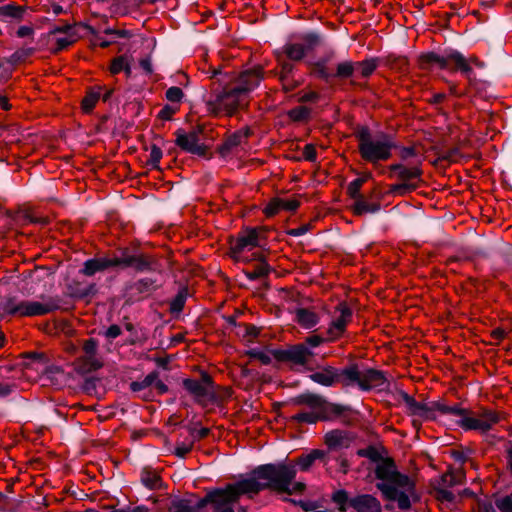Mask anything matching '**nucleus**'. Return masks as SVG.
<instances>
[{
	"mask_svg": "<svg viewBox=\"0 0 512 512\" xmlns=\"http://www.w3.org/2000/svg\"><path fill=\"white\" fill-rule=\"evenodd\" d=\"M325 456L323 450H312L310 453L299 457L297 464L302 470H307L317 459H322Z\"/></svg>",
	"mask_w": 512,
	"mask_h": 512,
	"instance_id": "obj_32",
	"label": "nucleus"
},
{
	"mask_svg": "<svg viewBox=\"0 0 512 512\" xmlns=\"http://www.w3.org/2000/svg\"><path fill=\"white\" fill-rule=\"evenodd\" d=\"M495 505L501 512H512V495L497 499Z\"/></svg>",
	"mask_w": 512,
	"mask_h": 512,
	"instance_id": "obj_47",
	"label": "nucleus"
},
{
	"mask_svg": "<svg viewBox=\"0 0 512 512\" xmlns=\"http://www.w3.org/2000/svg\"><path fill=\"white\" fill-rule=\"evenodd\" d=\"M183 304H184V298H183V296H182V295H180V294H179V295L174 299V301L172 302V309H173V310H177V311H179V310H181V309H182Z\"/></svg>",
	"mask_w": 512,
	"mask_h": 512,
	"instance_id": "obj_59",
	"label": "nucleus"
},
{
	"mask_svg": "<svg viewBox=\"0 0 512 512\" xmlns=\"http://www.w3.org/2000/svg\"><path fill=\"white\" fill-rule=\"evenodd\" d=\"M80 361L84 372H91L102 366L101 359L97 354V343L94 339H89L85 342Z\"/></svg>",
	"mask_w": 512,
	"mask_h": 512,
	"instance_id": "obj_15",
	"label": "nucleus"
},
{
	"mask_svg": "<svg viewBox=\"0 0 512 512\" xmlns=\"http://www.w3.org/2000/svg\"><path fill=\"white\" fill-rule=\"evenodd\" d=\"M270 272V267L265 262H260L252 271L247 272L250 279H257L266 276Z\"/></svg>",
	"mask_w": 512,
	"mask_h": 512,
	"instance_id": "obj_41",
	"label": "nucleus"
},
{
	"mask_svg": "<svg viewBox=\"0 0 512 512\" xmlns=\"http://www.w3.org/2000/svg\"><path fill=\"white\" fill-rule=\"evenodd\" d=\"M376 69V62L374 60H366L355 64L356 74L362 77L370 76Z\"/></svg>",
	"mask_w": 512,
	"mask_h": 512,
	"instance_id": "obj_38",
	"label": "nucleus"
},
{
	"mask_svg": "<svg viewBox=\"0 0 512 512\" xmlns=\"http://www.w3.org/2000/svg\"><path fill=\"white\" fill-rule=\"evenodd\" d=\"M247 354L254 359L259 360L262 364L271 363L273 358L279 357V351H271L267 348H252L247 351Z\"/></svg>",
	"mask_w": 512,
	"mask_h": 512,
	"instance_id": "obj_27",
	"label": "nucleus"
},
{
	"mask_svg": "<svg viewBox=\"0 0 512 512\" xmlns=\"http://www.w3.org/2000/svg\"><path fill=\"white\" fill-rule=\"evenodd\" d=\"M311 352L304 345L293 346L283 352L279 351L278 359H288L297 364H304Z\"/></svg>",
	"mask_w": 512,
	"mask_h": 512,
	"instance_id": "obj_21",
	"label": "nucleus"
},
{
	"mask_svg": "<svg viewBox=\"0 0 512 512\" xmlns=\"http://www.w3.org/2000/svg\"><path fill=\"white\" fill-rule=\"evenodd\" d=\"M142 483L149 489L154 490L161 487V479L156 471L144 469L141 473Z\"/></svg>",
	"mask_w": 512,
	"mask_h": 512,
	"instance_id": "obj_31",
	"label": "nucleus"
},
{
	"mask_svg": "<svg viewBox=\"0 0 512 512\" xmlns=\"http://www.w3.org/2000/svg\"><path fill=\"white\" fill-rule=\"evenodd\" d=\"M353 73H356V70L355 65L351 62H342L338 64L336 73L338 77L347 78L353 75Z\"/></svg>",
	"mask_w": 512,
	"mask_h": 512,
	"instance_id": "obj_42",
	"label": "nucleus"
},
{
	"mask_svg": "<svg viewBox=\"0 0 512 512\" xmlns=\"http://www.w3.org/2000/svg\"><path fill=\"white\" fill-rule=\"evenodd\" d=\"M153 388H155L158 393L163 394L167 392L168 387L167 385L158 378V373L156 372V380L154 381V384L152 385Z\"/></svg>",
	"mask_w": 512,
	"mask_h": 512,
	"instance_id": "obj_56",
	"label": "nucleus"
},
{
	"mask_svg": "<svg viewBox=\"0 0 512 512\" xmlns=\"http://www.w3.org/2000/svg\"><path fill=\"white\" fill-rule=\"evenodd\" d=\"M293 69V66L290 64V63H283L282 64V73L283 75L281 76V79L284 80L285 77H287V75L292 71Z\"/></svg>",
	"mask_w": 512,
	"mask_h": 512,
	"instance_id": "obj_64",
	"label": "nucleus"
},
{
	"mask_svg": "<svg viewBox=\"0 0 512 512\" xmlns=\"http://www.w3.org/2000/svg\"><path fill=\"white\" fill-rule=\"evenodd\" d=\"M326 417V411L321 410H309L304 408L301 412L292 416V419L298 422H304L308 424H314L320 419H324Z\"/></svg>",
	"mask_w": 512,
	"mask_h": 512,
	"instance_id": "obj_26",
	"label": "nucleus"
},
{
	"mask_svg": "<svg viewBox=\"0 0 512 512\" xmlns=\"http://www.w3.org/2000/svg\"><path fill=\"white\" fill-rule=\"evenodd\" d=\"M341 382L345 385H358L362 390L384 389L386 379L384 375L373 369H358L352 366L341 372Z\"/></svg>",
	"mask_w": 512,
	"mask_h": 512,
	"instance_id": "obj_7",
	"label": "nucleus"
},
{
	"mask_svg": "<svg viewBox=\"0 0 512 512\" xmlns=\"http://www.w3.org/2000/svg\"><path fill=\"white\" fill-rule=\"evenodd\" d=\"M140 66L143 68V70L146 72V73H152L153 69H152V63H151V59L150 58H144V59H141L140 61Z\"/></svg>",
	"mask_w": 512,
	"mask_h": 512,
	"instance_id": "obj_58",
	"label": "nucleus"
},
{
	"mask_svg": "<svg viewBox=\"0 0 512 512\" xmlns=\"http://www.w3.org/2000/svg\"><path fill=\"white\" fill-rule=\"evenodd\" d=\"M136 288L141 293L151 292L156 288L155 280H153L151 278L140 279L136 283Z\"/></svg>",
	"mask_w": 512,
	"mask_h": 512,
	"instance_id": "obj_45",
	"label": "nucleus"
},
{
	"mask_svg": "<svg viewBox=\"0 0 512 512\" xmlns=\"http://www.w3.org/2000/svg\"><path fill=\"white\" fill-rule=\"evenodd\" d=\"M24 12L25 10L21 6L5 5L0 7V19L3 21L20 20L23 18Z\"/></svg>",
	"mask_w": 512,
	"mask_h": 512,
	"instance_id": "obj_30",
	"label": "nucleus"
},
{
	"mask_svg": "<svg viewBox=\"0 0 512 512\" xmlns=\"http://www.w3.org/2000/svg\"><path fill=\"white\" fill-rule=\"evenodd\" d=\"M259 333V330L255 326H247L245 327L244 337H256Z\"/></svg>",
	"mask_w": 512,
	"mask_h": 512,
	"instance_id": "obj_61",
	"label": "nucleus"
},
{
	"mask_svg": "<svg viewBox=\"0 0 512 512\" xmlns=\"http://www.w3.org/2000/svg\"><path fill=\"white\" fill-rule=\"evenodd\" d=\"M183 96H184V94H183L182 90L179 87H176V86L170 87L166 91V98H167V100L170 101L172 104H175V105H177L178 103L181 102Z\"/></svg>",
	"mask_w": 512,
	"mask_h": 512,
	"instance_id": "obj_44",
	"label": "nucleus"
},
{
	"mask_svg": "<svg viewBox=\"0 0 512 512\" xmlns=\"http://www.w3.org/2000/svg\"><path fill=\"white\" fill-rule=\"evenodd\" d=\"M364 180L361 178L355 179L348 185V193L354 199L357 200L358 197H363L360 194L361 186L363 185Z\"/></svg>",
	"mask_w": 512,
	"mask_h": 512,
	"instance_id": "obj_46",
	"label": "nucleus"
},
{
	"mask_svg": "<svg viewBox=\"0 0 512 512\" xmlns=\"http://www.w3.org/2000/svg\"><path fill=\"white\" fill-rule=\"evenodd\" d=\"M437 497L441 500H445L448 502H451L454 500L453 493L450 490L445 489V488H441L437 491Z\"/></svg>",
	"mask_w": 512,
	"mask_h": 512,
	"instance_id": "obj_53",
	"label": "nucleus"
},
{
	"mask_svg": "<svg viewBox=\"0 0 512 512\" xmlns=\"http://www.w3.org/2000/svg\"><path fill=\"white\" fill-rule=\"evenodd\" d=\"M57 304L51 299L39 301H23L16 297H8L0 301V311L4 314L20 317H33L48 314L57 309Z\"/></svg>",
	"mask_w": 512,
	"mask_h": 512,
	"instance_id": "obj_6",
	"label": "nucleus"
},
{
	"mask_svg": "<svg viewBox=\"0 0 512 512\" xmlns=\"http://www.w3.org/2000/svg\"><path fill=\"white\" fill-rule=\"evenodd\" d=\"M124 71L128 76L131 74L130 60L127 56H119L115 58L110 66V72L112 74H118Z\"/></svg>",
	"mask_w": 512,
	"mask_h": 512,
	"instance_id": "obj_33",
	"label": "nucleus"
},
{
	"mask_svg": "<svg viewBox=\"0 0 512 512\" xmlns=\"http://www.w3.org/2000/svg\"><path fill=\"white\" fill-rule=\"evenodd\" d=\"M299 206V203L295 199H272L264 208V213L268 217H272L278 214L280 211H294Z\"/></svg>",
	"mask_w": 512,
	"mask_h": 512,
	"instance_id": "obj_18",
	"label": "nucleus"
},
{
	"mask_svg": "<svg viewBox=\"0 0 512 512\" xmlns=\"http://www.w3.org/2000/svg\"><path fill=\"white\" fill-rule=\"evenodd\" d=\"M358 138L360 154L366 161L377 163L390 158L394 143L389 135H371L368 129H362Z\"/></svg>",
	"mask_w": 512,
	"mask_h": 512,
	"instance_id": "obj_4",
	"label": "nucleus"
},
{
	"mask_svg": "<svg viewBox=\"0 0 512 512\" xmlns=\"http://www.w3.org/2000/svg\"><path fill=\"white\" fill-rule=\"evenodd\" d=\"M155 380H156V372H152V373L148 374L143 380L132 382L130 385L131 390L134 392H140L148 387H152Z\"/></svg>",
	"mask_w": 512,
	"mask_h": 512,
	"instance_id": "obj_39",
	"label": "nucleus"
},
{
	"mask_svg": "<svg viewBox=\"0 0 512 512\" xmlns=\"http://www.w3.org/2000/svg\"><path fill=\"white\" fill-rule=\"evenodd\" d=\"M222 497H219L220 501L216 503L214 507V512H234L232 505L236 502V500L231 497L224 489H223Z\"/></svg>",
	"mask_w": 512,
	"mask_h": 512,
	"instance_id": "obj_34",
	"label": "nucleus"
},
{
	"mask_svg": "<svg viewBox=\"0 0 512 512\" xmlns=\"http://www.w3.org/2000/svg\"><path fill=\"white\" fill-rule=\"evenodd\" d=\"M339 375L332 367H326L320 371L312 373L310 379L323 386H332L338 379ZM341 377V374H340Z\"/></svg>",
	"mask_w": 512,
	"mask_h": 512,
	"instance_id": "obj_24",
	"label": "nucleus"
},
{
	"mask_svg": "<svg viewBox=\"0 0 512 512\" xmlns=\"http://www.w3.org/2000/svg\"><path fill=\"white\" fill-rule=\"evenodd\" d=\"M31 52H32L31 49H22V50L16 51L11 57H12L13 61H19L23 57L28 56L29 54H31Z\"/></svg>",
	"mask_w": 512,
	"mask_h": 512,
	"instance_id": "obj_57",
	"label": "nucleus"
},
{
	"mask_svg": "<svg viewBox=\"0 0 512 512\" xmlns=\"http://www.w3.org/2000/svg\"><path fill=\"white\" fill-rule=\"evenodd\" d=\"M101 95V89L89 92L82 101V108L85 112L93 109Z\"/></svg>",
	"mask_w": 512,
	"mask_h": 512,
	"instance_id": "obj_40",
	"label": "nucleus"
},
{
	"mask_svg": "<svg viewBox=\"0 0 512 512\" xmlns=\"http://www.w3.org/2000/svg\"><path fill=\"white\" fill-rule=\"evenodd\" d=\"M51 33L59 49H64L77 40L75 31L68 25L56 27Z\"/></svg>",
	"mask_w": 512,
	"mask_h": 512,
	"instance_id": "obj_19",
	"label": "nucleus"
},
{
	"mask_svg": "<svg viewBox=\"0 0 512 512\" xmlns=\"http://www.w3.org/2000/svg\"><path fill=\"white\" fill-rule=\"evenodd\" d=\"M176 142L178 146L187 152L196 155L205 154L206 147L201 143L199 133L197 131L178 134Z\"/></svg>",
	"mask_w": 512,
	"mask_h": 512,
	"instance_id": "obj_17",
	"label": "nucleus"
},
{
	"mask_svg": "<svg viewBox=\"0 0 512 512\" xmlns=\"http://www.w3.org/2000/svg\"><path fill=\"white\" fill-rule=\"evenodd\" d=\"M429 59L431 62L437 63L441 68L446 67L449 61H453L456 64V67L467 77H470L472 71L470 62H473L476 66L481 65L476 59H465V57L457 51H452L446 54V56L431 54Z\"/></svg>",
	"mask_w": 512,
	"mask_h": 512,
	"instance_id": "obj_12",
	"label": "nucleus"
},
{
	"mask_svg": "<svg viewBox=\"0 0 512 512\" xmlns=\"http://www.w3.org/2000/svg\"><path fill=\"white\" fill-rule=\"evenodd\" d=\"M162 158V151L159 147H157L156 145H153L150 149V154H149V160H148V163L156 168L159 164V161L160 159Z\"/></svg>",
	"mask_w": 512,
	"mask_h": 512,
	"instance_id": "obj_48",
	"label": "nucleus"
},
{
	"mask_svg": "<svg viewBox=\"0 0 512 512\" xmlns=\"http://www.w3.org/2000/svg\"><path fill=\"white\" fill-rule=\"evenodd\" d=\"M248 135H249V129L246 128V129L240 130V131L234 133L233 135H231L230 137H228L222 146V149H221L222 153L225 154V153L229 152L230 150H232L233 148L237 147L238 145H241L243 143V141L248 137Z\"/></svg>",
	"mask_w": 512,
	"mask_h": 512,
	"instance_id": "obj_29",
	"label": "nucleus"
},
{
	"mask_svg": "<svg viewBox=\"0 0 512 512\" xmlns=\"http://www.w3.org/2000/svg\"><path fill=\"white\" fill-rule=\"evenodd\" d=\"M307 231H308V227L307 226H302V227H299V228L291 229L289 231V234L292 235V236L298 237V236L304 235Z\"/></svg>",
	"mask_w": 512,
	"mask_h": 512,
	"instance_id": "obj_62",
	"label": "nucleus"
},
{
	"mask_svg": "<svg viewBox=\"0 0 512 512\" xmlns=\"http://www.w3.org/2000/svg\"><path fill=\"white\" fill-rule=\"evenodd\" d=\"M223 489H217V490H214V491H211L209 493H207V495L200 499L196 504L195 506H193V509H202L204 508L208 503H211L213 504V506L215 507L216 503L220 501L219 497H222L223 495Z\"/></svg>",
	"mask_w": 512,
	"mask_h": 512,
	"instance_id": "obj_35",
	"label": "nucleus"
},
{
	"mask_svg": "<svg viewBox=\"0 0 512 512\" xmlns=\"http://www.w3.org/2000/svg\"><path fill=\"white\" fill-rule=\"evenodd\" d=\"M192 447H193V443L191 441L177 443V445L175 447V454L178 457L183 458L192 450Z\"/></svg>",
	"mask_w": 512,
	"mask_h": 512,
	"instance_id": "obj_50",
	"label": "nucleus"
},
{
	"mask_svg": "<svg viewBox=\"0 0 512 512\" xmlns=\"http://www.w3.org/2000/svg\"><path fill=\"white\" fill-rule=\"evenodd\" d=\"M295 476V465L267 464L255 469L251 477L227 485L224 490L236 501L243 494H255L266 488L288 495L301 494L305 484L295 481Z\"/></svg>",
	"mask_w": 512,
	"mask_h": 512,
	"instance_id": "obj_1",
	"label": "nucleus"
},
{
	"mask_svg": "<svg viewBox=\"0 0 512 512\" xmlns=\"http://www.w3.org/2000/svg\"><path fill=\"white\" fill-rule=\"evenodd\" d=\"M104 33L108 36V38H104L102 36L97 37L95 40L98 45L101 47L109 46L116 38L122 37L126 34L125 31H119L114 29H106Z\"/></svg>",
	"mask_w": 512,
	"mask_h": 512,
	"instance_id": "obj_36",
	"label": "nucleus"
},
{
	"mask_svg": "<svg viewBox=\"0 0 512 512\" xmlns=\"http://www.w3.org/2000/svg\"><path fill=\"white\" fill-rule=\"evenodd\" d=\"M350 442V438L343 431L333 430L325 435L326 445L333 450L347 448Z\"/></svg>",
	"mask_w": 512,
	"mask_h": 512,
	"instance_id": "obj_23",
	"label": "nucleus"
},
{
	"mask_svg": "<svg viewBox=\"0 0 512 512\" xmlns=\"http://www.w3.org/2000/svg\"><path fill=\"white\" fill-rule=\"evenodd\" d=\"M265 244L264 230L249 228L241 232L236 242L232 245L231 250L233 256L239 259L242 252L249 251L255 247H263Z\"/></svg>",
	"mask_w": 512,
	"mask_h": 512,
	"instance_id": "obj_10",
	"label": "nucleus"
},
{
	"mask_svg": "<svg viewBox=\"0 0 512 512\" xmlns=\"http://www.w3.org/2000/svg\"><path fill=\"white\" fill-rule=\"evenodd\" d=\"M183 386L197 400L209 398L213 394L212 381L207 374H203L199 380L185 379Z\"/></svg>",
	"mask_w": 512,
	"mask_h": 512,
	"instance_id": "obj_14",
	"label": "nucleus"
},
{
	"mask_svg": "<svg viewBox=\"0 0 512 512\" xmlns=\"http://www.w3.org/2000/svg\"><path fill=\"white\" fill-rule=\"evenodd\" d=\"M295 315L298 324L305 329H311L319 323V316L312 310L299 308Z\"/></svg>",
	"mask_w": 512,
	"mask_h": 512,
	"instance_id": "obj_25",
	"label": "nucleus"
},
{
	"mask_svg": "<svg viewBox=\"0 0 512 512\" xmlns=\"http://www.w3.org/2000/svg\"><path fill=\"white\" fill-rule=\"evenodd\" d=\"M16 35L20 38H32L34 35V28L30 25H24L18 28Z\"/></svg>",
	"mask_w": 512,
	"mask_h": 512,
	"instance_id": "obj_52",
	"label": "nucleus"
},
{
	"mask_svg": "<svg viewBox=\"0 0 512 512\" xmlns=\"http://www.w3.org/2000/svg\"><path fill=\"white\" fill-rule=\"evenodd\" d=\"M169 510L171 512H192L193 506L187 499L175 498L171 501Z\"/></svg>",
	"mask_w": 512,
	"mask_h": 512,
	"instance_id": "obj_37",
	"label": "nucleus"
},
{
	"mask_svg": "<svg viewBox=\"0 0 512 512\" xmlns=\"http://www.w3.org/2000/svg\"><path fill=\"white\" fill-rule=\"evenodd\" d=\"M401 399L405 405L406 411L419 420H436L442 419L450 414H459L458 406H448L442 402H417L412 396L403 392Z\"/></svg>",
	"mask_w": 512,
	"mask_h": 512,
	"instance_id": "obj_5",
	"label": "nucleus"
},
{
	"mask_svg": "<svg viewBox=\"0 0 512 512\" xmlns=\"http://www.w3.org/2000/svg\"><path fill=\"white\" fill-rule=\"evenodd\" d=\"M317 36L316 35H306L304 38L305 43H287L284 46V53L287 55V57L291 60L298 61L301 60L308 50H310L313 45L317 42Z\"/></svg>",
	"mask_w": 512,
	"mask_h": 512,
	"instance_id": "obj_16",
	"label": "nucleus"
},
{
	"mask_svg": "<svg viewBox=\"0 0 512 512\" xmlns=\"http://www.w3.org/2000/svg\"><path fill=\"white\" fill-rule=\"evenodd\" d=\"M390 168L398 178L404 181L401 184L393 185L390 189L391 193L395 195H404L415 189V185L408 183V181L420 176L421 172L418 167H406L402 164H394Z\"/></svg>",
	"mask_w": 512,
	"mask_h": 512,
	"instance_id": "obj_11",
	"label": "nucleus"
},
{
	"mask_svg": "<svg viewBox=\"0 0 512 512\" xmlns=\"http://www.w3.org/2000/svg\"><path fill=\"white\" fill-rule=\"evenodd\" d=\"M12 385L7 383H0V397L9 395L12 391Z\"/></svg>",
	"mask_w": 512,
	"mask_h": 512,
	"instance_id": "obj_60",
	"label": "nucleus"
},
{
	"mask_svg": "<svg viewBox=\"0 0 512 512\" xmlns=\"http://www.w3.org/2000/svg\"><path fill=\"white\" fill-rule=\"evenodd\" d=\"M293 402L296 405L303 406L309 410L326 411V403L324 399L318 395L305 393L294 398Z\"/></svg>",
	"mask_w": 512,
	"mask_h": 512,
	"instance_id": "obj_22",
	"label": "nucleus"
},
{
	"mask_svg": "<svg viewBox=\"0 0 512 512\" xmlns=\"http://www.w3.org/2000/svg\"><path fill=\"white\" fill-rule=\"evenodd\" d=\"M321 342H322V338L319 336H310L309 338H307V343L311 347H317L318 345L321 344Z\"/></svg>",
	"mask_w": 512,
	"mask_h": 512,
	"instance_id": "obj_63",
	"label": "nucleus"
},
{
	"mask_svg": "<svg viewBox=\"0 0 512 512\" xmlns=\"http://www.w3.org/2000/svg\"><path fill=\"white\" fill-rule=\"evenodd\" d=\"M459 414H450L457 417V423L465 430L489 431L500 420L499 415L492 410H483L481 413L468 414L460 408Z\"/></svg>",
	"mask_w": 512,
	"mask_h": 512,
	"instance_id": "obj_9",
	"label": "nucleus"
},
{
	"mask_svg": "<svg viewBox=\"0 0 512 512\" xmlns=\"http://www.w3.org/2000/svg\"><path fill=\"white\" fill-rule=\"evenodd\" d=\"M355 215H363L366 213H376L380 210L378 203H369L363 197H358L351 206Z\"/></svg>",
	"mask_w": 512,
	"mask_h": 512,
	"instance_id": "obj_28",
	"label": "nucleus"
},
{
	"mask_svg": "<svg viewBox=\"0 0 512 512\" xmlns=\"http://www.w3.org/2000/svg\"><path fill=\"white\" fill-rule=\"evenodd\" d=\"M375 473L379 480L377 488L387 500L396 502L400 509H408L417 500L414 481L399 473L392 462L379 463Z\"/></svg>",
	"mask_w": 512,
	"mask_h": 512,
	"instance_id": "obj_3",
	"label": "nucleus"
},
{
	"mask_svg": "<svg viewBox=\"0 0 512 512\" xmlns=\"http://www.w3.org/2000/svg\"><path fill=\"white\" fill-rule=\"evenodd\" d=\"M110 266L133 267L136 270L144 271L148 268V262L141 256L122 253L119 257L91 259L85 262L83 273L85 275H94L97 271H101Z\"/></svg>",
	"mask_w": 512,
	"mask_h": 512,
	"instance_id": "obj_8",
	"label": "nucleus"
},
{
	"mask_svg": "<svg viewBox=\"0 0 512 512\" xmlns=\"http://www.w3.org/2000/svg\"><path fill=\"white\" fill-rule=\"evenodd\" d=\"M333 500L339 506V509L341 511L345 510V505H346L347 500H348L346 492H344V491H337L333 495Z\"/></svg>",
	"mask_w": 512,
	"mask_h": 512,
	"instance_id": "obj_51",
	"label": "nucleus"
},
{
	"mask_svg": "<svg viewBox=\"0 0 512 512\" xmlns=\"http://www.w3.org/2000/svg\"><path fill=\"white\" fill-rule=\"evenodd\" d=\"M178 111V106L175 104L165 105L158 113L159 118L169 120L173 114Z\"/></svg>",
	"mask_w": 512,
	"mask_h": 512,
	"instance_id": "obj_49",
	"label": "nucleus"
},
{
	"mask_svg": "<svg viewBox=\"0 0 512 512\" xmlns=\"http://www.w3.org/2000/svg\"><path fill=\"white\" fill-rule=\"evenodd\" d=\"M463 477H464L463 472L461 470H458L456 472H449V473L445 474L442 477V480L445 485L453 486V485L459 484Z\"/></svg>",
	"mask_w": 512,
	"mask_h": 512,
	"instance_id": "obj_43",
	"label": "nucleus"
},
{
	"mask_svg": "<svg viewBox=\"0 0 512 512\" xmlns=\"http://www.w3.org/2000/svg\"><path fill=\"white\" fill-rule=\"evenodd\" d=\"M351 319V309L345 303L338 304L333 320L328 328L329 340H335L343 335Z\"/></svg>",
	"mask_w": 512,
	"mask_h": 512,
	"instance_id": "obj_13",
	"label": "nucleus"
},
{
	"mask_svg": "<svg viewBox=\"0 0 512 512\" xmlns=\"http://www.w3.org/2000/svg\"><path fill=\"white\" fill-rule=\"evenodd\" d=\"M304 158L309 161H314L316 157L315 148L313 145H306L303 151Z\"/></svg>",
	"mask_w": 512,
	"mask_h": 512,
	"instance_id": "obj_55",
	"label": "nucleus"
},
{
	"mask_svg": "<svg viewBox=\"0 0 512 512\" xmlns=\"http://www.w3.org/2000/svg\"><path fill=\"white\" fill-rule=\"evenodd\" d=\"M121 334V329L118 325H111L105 332L107 338L115 339Z\"/></svg>",
	"mask_w": 512,
	"mask_h": 512,
	"instance_id": "obj_54",
	"label": "nucleus"
},
{
	"mask_svg": "<svg viewBox=\"0 0 512 512\" xmlns=\"http://www.w3.org/2000/svg\"><path fill=\"white\" fill-rule=\"evenodd\" d=\"M350 505L357 512H381L379 501L370 495H361L353 498Z\"/></svg>",
	"mask_w": 512,
	"mask_h": 512,
	"instance_id": "obj_20",
	"label": "nucleus"
},
{
	"mask_svg": "<svg viewBox=\"0 0 512 512\" xmlns=\"http://www.w3.org/2000/svg\"><path fill=\"white\" fill-rule=\"evenodd\" d=\"M261 80L260 68L242 72L233 82L220 80L225 86L206 101L207 111L214 115H231L237 109L246 106L249 94L259 86Z\"/></svg>",
	"mask_w": 512,
	"mask_h": 512,
	"instance_id": "obj_2",
	"label": "nucleus"
}]
</instances>
